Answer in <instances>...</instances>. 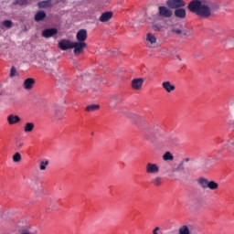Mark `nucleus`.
Segmentation results:
<instances>
[{"instance_id":"f257e3e1","label":"nucleus","mask_w":234,"mask_h":234,"mask_svg":"<svg viewBox=\"0 0 234 234\" xmlns=\"http://www.w3.org/2000/svg\"><path fill=\"white\" fill-rule=\"evenodd\" d=\"M187 8L192 14H196L199 17L207 18L211 16V7L202 3L201 0H192L189 2Z\"/></svg>"},{"instance_id":"f03ea898","label":"nucleus","mask_w":234,"mask_h":234,"mask_svg":"<svg viewBox=\"0 0 234 234\" xmlns=\"http://www.w3.org/2000/svg\"><path fill=\"white\" fill-rule=\"evenodd\" d=\"M197 184L202 189H210V191H217L218 189V183L205 177H199Z\"/></svg>"},{"instance_id":"7ed1b4c3","label":"nucleus","mask_w":234,"mask_h":234,"mask_svg":"<svg viewBox=\"0 0 234 234\" xmlns=\"http://www.w3.org/2000/svg\"><path fill=\"white\" fill-rule=\"evenodd\" d=\"M170 30L173 34L177 36H183L184 37H189L190 33L186 29H184V27L180 24H175L170 27Z\"/></svg>"},{"instance_id":"20e7f679","label":"nucleus","mask_w":234,"mask_h":234,"mask_svg":"<svg viewBox=\"0 0 234 234\" xmlns=\"http://www.w3.org/2000/svg\"><path fill=\"white\" fill-rule=\"evenodd\" d=\"M71 48H73V54H75V56H80V54H83V50H85V48H87V43L73 42Z\"/></svg>"},{"instance_id":"39448f33","label":"nucleus","mask_w":234,"mask_h":234,"mask_svg":"<svg viewBox=\"0 0 234 234\" xmlns=\"http://www.w3.org/2000/svg\"><path fill=\"white\" fill-rule=\"evenodd\" d=\"M45 70H47V74L49 76H56L58 74L56 72V62L52 60H48L45 63Z\"/></svg>"},{"instance_id":"423d86ee","label":"nucleus","mask_w":234,"mask_h":234,"mask_svg":"<svg viewBox=\"0 0 234 234\" xmlns=\"http://www.w3.org/2000/svg\"><path fill=\"white\" fill-rule=\"evenodd\" d=\"M145 171L147 175H158L160 173V166L156 164L148 163Z\"/></svg>"},{"instance_id":"0eeeda50","label":"nucleus","mask_w":234,"mask_h":234,"mask_svg":"<svg viewBox=\"0 0 234 234\" xmlns=\"http://www.w3.org/2000/svg\"><path fill=\"white\" fill-rule=\"evenodd\" d=\"M166 5L168 8H182V6H186V2L184 0H167Z\"/></svg>"},{"instance_id":"6e6552de","label":"nucleus","mask_w":234,"mask_h":234,"mask_svg":"<svg viewBox=\"0 0 234 234\" xmlns=\"http://www.w3.org/2000/svg\"><path fill=\"white\" fill-rule=\"evenodd\" d=\"M158 16L160 17L169 18L173 16V11H171V9H169L166 6H159L158 7Z\"/></svg>"},{"instance_id":"1a4fd4ad","label":"nucleus","mask_w":234,"mask_h":234,"mask_svg":"<svg viewBox=\"0 0 234 234\" xmlns=\"http://www.w3.org/2000/svg\"><path fill=\"white\" fill-rule=\"evenodd\" d=\"M76 39L78 42L85 43L87 41V29H80L77 32Z\"/></svg>"},{"instance_id":"9d476101","label":"nucleus","mask_w":234,"mask_h":234,"mask_svg":"<svg viewBox=\"0 0 234 234\" xmlns=\"http://www.w3.org/2000/svg\"><path fill=\"white\" fill-rule=\"evenodd\" d=\"M72 43L73 42L70 40L62 39L58 42V48H60V50H69L72 48Z\"/></svg>"},{"instance_id":"9b49d317","label":"nucleus","mask_w":234,"mask_h":234,"mask_svg":"<svg viewBox=\"0 0 234 234\" xmlns=\"http://www.w3.org/2000/svg\"><path fill=\"white\" fill-rule=\"evenodd\" d=\"M132 89H133V90H142V86L144 85V79L139 78V79H133L132 80Z\"/></svg>"},{"instance_id":"f8f14e48","label":"nucleus","mask_w":234,"mask_h":234,"mask_svg":"<svg viewBox=\"0 0 234 234\" xmlns=\"http://www.w3.org/2000/svg\"><path fill=\"white\" fill-rule=\"evenodd\" d=\"M162 87L168 94H171V92H173L176 89L175 84L171 83V81L169 80L164 81L162 83Z\"/></svg>"},{"instance_id":"ddd939ff","label":"nucleus","mask_w":234,"mask_h":234,"mask_svg":"<svg viewBox=\"0 0 234 234\" xmlns=\"http://www.w3.org/2000/svg\"><path fill=\"white\" fill-rule=\"evenodd\" d=\"M112 11L104 12L101 15L99 21H101V23H107V21H111V19H112Z\"/></svg>"},{"instance_id":"4468645a","label":"nucleus","mask_w":234,"mask_h":234,"mask_svg":"<svg viewBox=\"0 0 234 234\" xmlns=\"http://www.w3.org/2000/svg\"><path fill=\"white\" fill-rule=\"evenodd\" d=\"M34 85H36V80L32 78L25 80L23 83V87L26 90H31V89H34Z\"/></svg>"},{"instance_id":"2eb2a0df","label":"nucleus","mask_w":234,"mask_h":234,"mask_svg":"<svg viewBox=\"0 0 234 234\" xmlns=\"http://www.w3.org/2000/svg\"><path fill=\"white\" fill-rule=\"evenodd\" d=\"M56 34H58L57 28H48L42 31V37L46 38L52 37L53 36H56Z\"/></svg>"},{"instance_id":"dca6fc26","label":"nucleus","mask_w":234,"mask_h":234,"mask_svg":"<svg viewBox=\"0 0 234 234\" xmlns=\"http://www.w3.org/2000/svg\"><path fill=\"white\" fill-rule=\"evenodd\" d=\"M7 122L9 125H16V123H19V122H21V117L18 115L10 114L7 116Z\"/></svg>"},{"instance_id":"f3484780","label":"nucleus","mask_w":234,"mask_h":234,"mask_svg":"<svg viewBox=\"0 0 234 234\" xmlns=\"http://www.w3.org/2000/svg\"><path fill=\"white\" fill-rule=\"evenodd\" d=\"M175 16L176 17H179V19H186V10L184 8L177 7L175 10Z\"/></svg>"},{"instance_id":"a211bd4d","label":"nucleus","mask_w":234,"mask_h":234,"mask_svg":"<svg viewBox=\"0 0 234 234\" xmlns=\"http://www.w3.org/2000/svg\"><path fill=\"white\" fill-rule=\"evenodd\" d=\"M144 139L146 140H153L154 136V131H153L152 128H146L144 132Z\"/></svg>"},{"instance_id":"6ab92c4d","label":"nucleus","mask_w":234,"mask_h":234,"mask_svg":"<svg viewBox=\"0 0 234 234\" xmlns=\"http://www.w3.org/2000/svg\"><path fill=\"white\" fill-rule=\"evenodd\" d=\"M53 117L55 120H63L65 117V112H63V110L61 109H57L54 111Z\"/></svg>"},{"instance_id":"aec40b11","label":"nucleus","mask_w":234,"mask_h":234,"mask_svg":"<svg viewBox=\"0 0 234 234\" xmlns=\"http://www.w3.org/2000/svg\"><path fill=\"white\" fill-rule=\"evenodd\" d=\"M45 17H47V13H45V11H38L35 15V21H37V23H39V21H43Z\"/></svg>"},{"instance_id":"412c9836","label":"nucleus","mask_w":234,"mask_h":234,"mask_svg":"<svg viewBox=\"0 0 234 234\" xmlns=\"http://www.w3.org/2000/svg\"><path fill=\"white\" fill-rule=\"evenodd\" d=\"M164 182V179L161 176H155L152 180L153 186H155V187H160Z\"/></svg>"},{"instance_id":"4be33fe9","label":"nucleus","mask_w":234,"mask_h":234,"mask_svg":"<svg viewBox=\"0 0 234 234\" xmlns=\"http://www.w3.org/2000/svg\"><path fill=\"white\" fill-rule=\"evenodd\" d=\"M38 8H48V6H52V2L50 0L41 1L37 3Z\"/></svg>"},{"instance_id":"5701e85b","label":"nucleus","mask_w":234,"mask_h":234,"mask_svg":"<svg viewBox=\"0 0 234 234\" xmlns=\"http://www.w3.org/2000/svg\"><path fill=\"white\" fill-rule=\"evenodd\" d=\"M227 110L230 113H234V99H230L227 101Z\"/></svg>"},{"instance_id":"b1692460","label":"nucleus","mask_w":234,"mask_h":234,"mask_svg":"<svg viewBox=\"0 0 234 234\" xmlns=\"http://www.w3.org/2000/svg\"><path fill=\"white\" fill-rule=\"evenodd\" d=\"M35 124L34 122H27L24 126L25 133H32L34 131Z\"/></svg>"},{"instance_id":"393cba45","label":"nucleus","mask_w":234,"mask_h":234,"mask_svg":"<svg viewBox=\"0 0 234 234\" xmlns=\"http://www.w3.org/2000/svg\"><path fill=\"white\" fill-rule=\"evenodd\" d=\"M163 160H165V162H173V160H175V156H173V154H171V152H165L163 155Z\"/></svg>"},{"instance_id":"a878e982","label":"nucleus","mask_w":234,"mask_h":234,"mask_svg":"<svg viewBox=\"0 0 234 234\" xmlns=\"http://www.w3.org/2000/svg\"><path fill=\"white\" fill-rule=\"evenodd\" d=\"M179 234H191V230H189V227L187 225H183L178 229Z\"/></svg>"},{"instance_id":"bb28decb","label":"nucleus","mask_w":234,"mask_h":234,"mask_svg":"<svg viewBox=\"0 0 234 234\" xmlns=\"http://www.w3.org/2000/svg\"><path fill=\"white\" fill-rule=\"evenodd\" d=\"M98 109H100V105H98V104H91V105H89L86 108V111L88 112H94V111H98Z\"/></svg>"},{"instance_id":"cd10ccee","label":"nucleus","mask_w":234,"mask_h":234,"mask_svg":"<svg viewBox=\"0 0 234 234\" xmlns=\"http://www.w3.org/2000/svg\"><path fill=\"white\" fill-rule=\"evenodd\" d=\"M146 39L153 45L156 43V37H154L153 34L148 33L146 35Z\"/></svg>"},{"instance_id":"c85d7f7f","label":"nucleus","mask_w":234,"mask_h":234,"mask_svg":"<svg viewBox=\"0 0 234 234\" xmlns=\"http://www.w3.org/2000/svg\"><path fill=\"white\" fill-rule=\"evenodd\" d=\"M153 30H154L155 32H160L162 31V28H164V27H162V24L159 23H154L152 26Z\"/></svg>"},{"instance_id":"c756f323","label":"nucleus","mask_w":234,"mask_h":234,"mask_svg":"<svg viewBox=\"0 0 234 234\" xmlns=\"http://www.w3.org/2000/svg\"><path fill=\"white\" fill-rule=\"evenodd\" d=\"M16 76H17V69H16V67H12L10 69V78H16Z\"/></svg>"},{"instance_id":"7c9ffc66","label":"nucleus","mask_w":234,"mask_h":234,"mask_svg":"<svg viewBox=\"0 0 234 234\" xmlns=\"http://www.w3.org/2000/svg\"><path fill=\"white\" fill-rule=\"evenodd\" d=\"M3 25H4V27H5V28H12L14 23H12L11 20H5L3 22Z\"/></svg>"},{"instance_id":"2f4dec72","label":"nucleus","mask_w":234,"mask_h":234,"mask_svg":"<svg viewBox=\"0 0 234 234\" xmlns=\"http://www.w3.org/2000/svg\"><path fill=\"white\" fill-rule=\"evenodd\" d=\"M13 162H21V154L19 153H16L14 155H13Z\"/></svg>"},{"instance_id":"473e14b6","label":"nucleus","mask_w":234,"mask_h":234,"mask_svg":"<svg viewBox=\"0 0 234 234\" xmlns=\"http://www.w3.org/2000/svg\"><path fill=\"white\" fill-rule=\"evenodd\" d=\"M47 165H48V161L40 162V171H45L47 169Z\"/></svg>"},{"instance_id":"72a5a7b5","label":"nucleus","mask_w":234,"mask_h":234,"mask_svg":"<svg viewBox=\"0 0 234 234\" xmlns=\"http://www.w3.org/2000/svg\"><path fill=\"white\" fill-rule=\"evenodd\" d=\"M167 144H169L170 145H173L175 144H176V142H178V139H176V137H170L166 140Z\"/></svg>"},{"instance_id":"f704fd0d","label":"nucleus","mask_w":234,"mask_h":234,"mask_svg":"<svg viewBox=\"0 0 234 234\" xmlns=\"http://www.w3.org/2000/svg\"><path fill=\"white\" fill-rule=\"evenodd\" d=\"M20 234H32V231H30V228L22 229Z\"/></svg>"},{"instance_id":"c9c22d12","label":"nucleus","mask_w":234,"mask_h":234,"mask_svg":"<svg viewBox=\"0 0 234 234\" xmlns=\"http://www.w3.org/2000/svg\"><path fill=\"white\" fill-rule=\"evenodd\" d=\"M23 145H25V144H23L22 142H16V151H19V149H22Z\"/></svg>"},{"instance_id":"e433bc0d","label":"nucleus","mask_w":234,"mask_h":234,"mask_svg":"<svg viewBox=\"0 0 234 234\" xmlns=\"http://www.w3.org/2000/svg\"><path fill=\"white\" fill-rule=\"evenodd\" d=\"M185 167H184V162H181L177 167H176V171H184Z\"/></svg>"},{"instance_id":"4c0bfd02","label":"nucleus","mask_w":234,"mask_h":234,"mask_svg":"<svg viewBox=\"0 0 234 234\" xmlns=\"http://www.w3.org/2000/svg\"><path fill=\"white\" fill-rule=\"evenodd\" d=\"M16 3H18L20 5V6H23L25 5H28V1L27 0H17Z\"/></svg>"},{"instance_id":"58836bf2","label":"nucleus","mask_w":234,"mask_h":234,"mask_svg":"<svg viewBox=\"0 0 234 234\" xmlns=\"http://www.w3.org/2000/svg\"><path fill=\"white\" fill-rule=\"evenodd\" d=\"M153 234H160V227H155L153 230Z\"/></svg>"},{"instance_id":"ea45409f","label":"nucleus","mask_w":234,"mask_h":234,"mask_svg":"<svg viewBox=\"0 0 234 234\" xmlns=\"http://www.w3.org/2000/svg\"><path fill=\"white\" fill-rule=\"evenodd\" d=\"M9 103H10V105H16V98H11L9 100Z\"/></svg>"},{"instance_id":"a19ab883","label":"nucleus","mask_w":234,"mask_h":234,"mask_svg":"<svg viewBox=\"0 0 234 234\" xmlns=\"http://www.w3.org/2000/svg\"><path fill=\"white\" fill-rule=\"evenodd\" d=\"M181 162H183V164H186V162H189V158H185L183 161H181Z\"/></svg>"},{"instance_id":"79ce46f5","label":"nucleus","mask_w":234,"mask_h":234,"mask_svg":"<svg viewBox=\"0 0 234 234\" xmlns=\"http://www.w3.org/2000/svg\"><path fill=\"white\" fill-rule=\"evenodd\" d=\"M5 94V91L1 90L0 91V96H3Z\"/></svg>"},{"instance_id":"37998d69","label":"nucleus","mask_w":234,"mask_h":234,"mask_svg":"<svg viewBox=\"0 0 234 234\" xmlns=\"http://www.w3.org/2000/svg\"><path fill=\"white\" fill-rule=\"evenodd\" d=\"M13 5H19V3H17V0H16Z\"/></svg>"},{"instance_id":"c03bdc74","label":"nucleus","mask_w":234,"mask_h":234,"mask_svg":"<svg viewBox=\"0 0 234 234\" xmlns=\"http://www.w3.org/2000/svg\"><path fill=\"white\" fill-rule=\"evenodd\" d=\"M141 118V120H144V117H140Z\"/></svg>"},{"instance_id":"a18cd8bd","label":"nucleus","mask_w":234,"mask_h":234,"mask_svg":"<svg viewBox=\"0 0 234 234\" xmlns=\"http://www.w3.org/2000/svg\"><path fill=\"white\" fill-rule=\"evenodd\" d=\"M80 92H83L81 90H79Z\"/></svg>"}]
</instances>
